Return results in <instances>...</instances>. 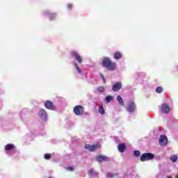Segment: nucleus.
Here are the masks:
<instances>
[{
  "label": "nucleus",
  "instance_id": "obj_9",
  "mask_svg": "<svg viewBox=\"0 0 178 178\" xmlns=\"http://www.w3.org/2000/svg\"><path fill=\"white\" fill-rule=\"evenodd\" d=\"M161 111L162 113L168 114L170 112V108L167 104H163L161 105Z\"/></svg>",
  "mask_w": 178,
  "mask_h": 178
},
{
  "label": "nucleus",
  "instance_id": "obj_25",
  "mask_svg": "<svg viewBox=\"0 0 178 178\" xmlns=\"http://www.w3.org/2000/svg\"><path fill=\"white\" fill-rule=\"evenodd\" d=\"M134 156L138 157V156H140V155H141V152H140V151H138V150H135L134 152Z\"/></svg>",
  "mask_w": 178,
  "mask_h": 178
},
{
  "label": "nucleus",
  "instance_id": "obj_31",
  "mask_svg": "<svg viewBox=\"0 0 178 178\" xmlns=\"http://www.w3.org/2000/svg\"><path fill=\"white\" fill-rule=\"evenodd\" d=\"M168 178H172V177H168Z\"/></svg>",
  "mask_w": 178,
  "mask_h": 178
},
{
  "label": "nucleus",
  "instance_id": "obj_29",
  "mask_svg": "<svg viewBox=\"0 0 178 178\" xmlns=\"http://www.w3.org/2000/svg\"><path fill=\"white\" fill-rule=\"evenodd\" d=\"M67 8L68 9H72V8H73V4H68Z\"/></svg>",
  "mask_w": 178,
  "mask_h": 178
},
{
  "label": "nucleus",
  "instance_id": "obj_13",
  "mask_svg": "<svg viewBox=\"0 0 178 178\" xmlns=\"http://www.w3.org/2000/svg\"><path fill=\"white\" fill-rule=\"evenodd\" d=\"M118 149L120 152H124L126 150V144L120 143L118 145Z\"/></svg>",
  "mask_w": 178,
  "mask_h": 178
},
{
  "label": "nucleus",
  "instance_id": "obj_11",
  "mask_svg": "<svg viewBox=\"0 0 178 178\" xmlns=\"http://www.w3.org/2000/svg\"><path fill=\"white\" fill-rule=\"evenodd\" d=\"M44 106L47 109H49L50 111H54L55 109V106L52 102L48 100L44 103Z\"/></svg>",
  "mask_w": 178,
  "mask_h": 178
},
{
  "label": "nucleus",
  "instance_id": "obj_20",
  "mask_svg": "<svg viewBox=\"0 0 178 178\" xmlns=\"http://www.w3.org/2000/svg\"><path fill=\"white\" fill-rule=\"evenodd\" d=\"M74 66H75V69H76V72L78 73H79V74H81V73H83V72L81 71V68H80V67H79V65H77V63H75Z\"/></svg>",
  "mask_w": 178,
  "mask_h": 178
},
{
  "label": "nucleus",
  "instance_id": "obj_16",
  "mask_svg": "<svg viewBox=\"0 0 178 178\" xmlns=\"http://www.w3.org/2000/svg\"><path fill=\"white\" fill-rule=\"evenodd\" d=\"M117 101L119 103V105L121 106H124V102H123V99L120 95L117 96Z\"/></svg>",
  "mask_w": 178,
  "mask_h": 178
},
{
  "label": "nucleus",
  "instance_id": "obj_26",
  "mask_svg": "<svg viewBox=\"0 0 178 178\" xmlns=\"http://www.w3.org/2000/svg\"><path fill=\"white\" fill-rule=\"evenodd\" d=\"M106 177H108V178H113V177H115V175L111 174V173H107L106 174Z\"/></svg>",
  "mask_w": 178,
  "mask_h": 178
},
{
  "label": "nucleus",
  "instance_id": "obj_17",
  "mask_svg": "<svg viewBox=\"0 0 178 178\" xmlns=\"http://www.w3.org/2000/svg\"><path fill=\"white\" fill-rule=\"evenodd\" d=\"M114 58H115L117 60H119V59H122V54L119 51H116L114 53Z\"/></svg>",
  "mask_w": 178,
  "mask_h": 178
},
{
  "label": "nucleus",
  "instance_id": "obj_28",
  "mask_svg": "<svg viewBox=\"0 0 178 178\" xmlns=\"http://www.w3.org/2000/svg\"><path fill=\"white\" fill-rule=\"evenodd\" d=\"M67 170H74V167H68L67 168Z\"/></svg>",
  "mask_w": 178,
  "mask_h": 178
},
{
  "label": "nucleus",
  "instance_id": "obj_10",
  "mask_svg": "<svg viewBox=\"0 0 178 178\" xmlns=\"http://www.w3.org/2000/svg\"><path fill=\"white\" fill-rule=\"evenodd\" d=\"M122 82L119 81L115 83L112 88L113 91H114V92H118V91H119V90H120L122 88Z\"/></svg>",
  "mask_w": 178,
  "mask_h": 178
},
{
  "label": "nucleus",
  "instance_id": "obj_5",
  "mask_svg": "<svg viewBox=\"0 0 178 178\" xmlns=\"http://www.w3.org/2000/svg\"><path fill=\"white\" fill-rule=\"evenodd\" d=\"M72 58H74L79 63H83V58H81V56L77 53V51H72Z\"/></svg>",
  "mask_w": 178,
  "mask_h": 178
},
{
  "label": "nucleus",
  "instance_id": "obj_2",
  "mask_svg": "<svg viewBox=\"0 0 178 178\" xmlns=\"http://www.w3.org/2000/svg\"><path fill=\"white\" fill-rule=\"evenodd\" d=\"M155 158V155L152 153H145L140 156V161L142 162H145V161H152Z\"/></svg>",
  "mask_w": 178,
  "mask_h": 178
},
{
  "label": "nucleus",
  "instance_id": "obj_27",
  "mask_svg": "<svg viewBox=\"0 0 178 178\" xmlns=\"http://www.w3.org/2000/svg\"><path fill=\"white\" fill-rule=\"evenodd\" d=\"M44 158L46 159H51V154H45Z\"/></svg>",
  "mask_w": 178,
  "mask_h": 178
},
{
  "label": "nucleus",
  "instance_id": "obj_1",
  "mask_svg": "<svg viewBox=\"0 0 178 178\" xmlns=\"http://www.w3.org/2000/svg\"><path fill=\"white\" fill-rule=\"evenodd\" d=\"M102 65L104 67H106L108 70H115V67L116 64L115 63H112L111 60L108 58H106L103 60Z\"/></svg>",
  "mask_w": 178,
  "mask_h": 178
},
{
  "label": "nucleus",
  "instance_id": "obj_21",
  "mask_svg": "<svg viewBox=\"0 0 178 178\" xmlns=\"http://www.w3.org/2000/svg\"><path fill=\"white\" fill-rule=\"evenodd\" d=\"M163 88H162V87L159 86L156 88V92H157V94H161V92H163Z\"/></svg>",
  "mask_w": 178,
  "mask_h": 178
},
{
  "label": "nucleus",
  "instance_id": "obj_23",
  "mask_svg": "<svg viewBox=\"0 0 178 178\" xmlns=\"http://www.w3.org/2000/svg\"><path fill=\"white\" fill-rule=\"evenodd\" d=\"M97 91L99 92H104V91H105V88L104 86H99L97 88Z\"/></svg>",
  "mask_w": 178,
  "mask_h": 178
},
{
  "label": "nucleus",
  "instance_id": "obj_6",
  "mask_svg": "<svg viewBox=\"0 0 178 178\" xmlns=\"http://www.w3.org/2000/svg\"><path fill=\"white\" fill-rule=\"evenodd\" d=\"M127 111L129 112V113H133V112L136 111V104L133 102H130L127 107Z\"/></svg>",
  "mask_w": 178,
  "mask_h": 178
},
{
  "label": "nucleus",
  "instance_id": "obj_18",
  "mask_svg": "<svg viewBox=\"0 0 178 178\" xmlns=\"http://www.w3.org/2000/svg\"><path fill=\"white\" fill-rule=\"evenodd\" d=\"M15 148V145L13 144H8L6 145V151H10Z\"/></svg>",
  "mask_w": 178,
  "mask_h": 178
},
{
  "label": "nucleus",
  "instance_id": "obj_19",
  "mask_svg": "<svg viewBox=\"0 0 178 178\" xmlns=\"http://www.w3.org/2000/svg\"><path fill=\"white\" fill-rule=\"evenodd\" d=\"M170 159L171 162H173V163H175V162H176V161H178L177 155H176V154L171 155Z\"/></svg>",
  "mask_w": 178,
  "mask_h": 178
},
{
  "label": "nucleus",
  "instance_id": "obj_22",
  "mask_svg": "<svg viewBox=\"0 0 178 178\" xmlns=\"http://www.w3.org/2000/svg\"><path fill=\"white\" fill-rule=\"evenodd\" d=\"M112 99H113V97L112 96H107L106 98H105V101L106 102H111V101H112Z\"/></svg>",
  "mask_w": 178,
  "mask_h": 178
},
{
  "label": "nucleus",
  "instance_id": "obj_15",
  "mask_svg": "<svg viewBox=\"0 0 178 178\" xmlns=\"http://www.w3.org/2000/svg\"><path fill=\"white\" fill-rule=\"evenodd\" d=\"M88 175L91 177H97V176H98V173L97 172V171L94 170L93 169H90L88 171Z\"/></svg>",
  "mask_w": 178,
  "mask_h": 178
},
{
  "label": "nucleus",
  "instance_id": "obj_24",
  "mask_svg": "<svg viewBox=\"0 0 178 178\" xmlns=\"http://www.w3.org/2000/svg\"><path fill=\"white\" fill-rule=\"evenodd\" d=\"M99 113H100V115H105V110L104 109V107H100L99 109Z\"/></svg>",
  "mask_w": 178,
  "mask_h": 178
},
{
  "label": "nucleus",
  "instance_id": "obj_7",
  "mask_svg": "<svg viewBox=\"0 0 178 178\" xmlns=\"http://www.w3.org/2000/svg\"><path fill=\"white\" fill-rule=\"evenodd\" d=\"M159 144L161 147H165L168 144V137L166 136L162 135L159 138Z\"/></svg>",
  "mask_w": 178,
  "mask_h": 178
},
{
  "label": "nucleus",
  "instance_id": "obj_30",
  "mask_svg": "<svg viewBox=\"0 0 178 178\" xmlns=\"http://www.w3.org/2000/svg\"><path fill=\"white\" fill-rule=\"evenodd\" d=\"M101 77L104 81V83H106V81H105V76H104V75H101Z\"/></svg>",
  "mask_w": 178,
  "mask_h": 178
},
{
  "label": "nucleus",
  "instance_id": "obj_12",
  "mask_svg": "<svg viewBox=\"0 0 178 178\" xmlns=\"http://www.w3.org/2000/svg\"><path fill=\"white\" fill-rule=\"evenodd\" d=\"M96 161H97V162H104L109 161V159L105 156L99 155L96 158Z\"/></svg>",
  "mask_w": 178,
  "mask_h": 178
},
{
  "label": "nucleus",
  "instance_id": "obj_14",
  "mask_svg": "<svg viewBox=\"0 0 178 178\" xmlns=\"http://www.w3.org/2000/svg\"><path fill=\"white\" fill-rule=\"evenodd\" d=\"M44 15L49 16V20H54V19H55V17H56V14H55V13L50 14L49 10L44 11Z\"/></svg>",
  "mask_w": 178,
  "mask_h": 178
},
{
  "label": "nucleus",
  "instance_id": "obj_3",
  "mask_svg": "<svg viewBox=\"0 0 178 178\" xmlns=\"http://www.w3.org/2000/svg\"><path fill=\"white\" fill-rule=\"evenodd\" d=\"M74 113H75L77 116L83 115V113H84V108L81 106H75L74 108Z\"/></svg>",
  "mask_w": 178,
  "mask_h": 178
},
{
  "label": "nucleus",
  "instance_id": "obj_4",
  "mask_svg": "<svg viewBox=\"0 0 178 178\" xmlns=\"http://www.w3.org/2000/svg\"><path fill=\"white\" fill-rule=\"evenodd\" d=\"M86 149H88V151H97V149H99V148H101V145L97 144L93 145H86L85 146Z\"/></svg>",
  "mask_w": 178,
  "mask_h": 178
},
{
  "label": "nucleus",
  "instance_id": "obj_8",
  "mask_svg": "<svg viewBox=\"0 0 178 178\" xmlns=\"http://www.w3.org/2000/svg\"><path fill=\"white\" fill-rule=\"evenodd\" d=\"M38 115H39V118H40L42 120H47V119L48 118L47 111H45V110L44 109H41L39 111Z\"/></svg>",
  "mask_w": 178,
  "mask_h": 178
}]
</instances>
